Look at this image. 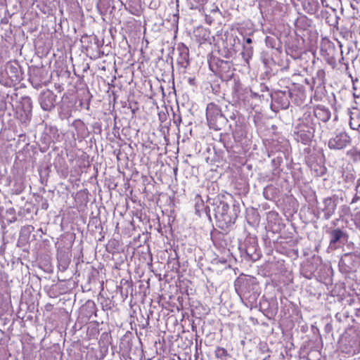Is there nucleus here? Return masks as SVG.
Listing matches in <instances>:
<instances>
[{"instance_id": "obj_1", "label": "nucleus", "mask_w": 360, "mask_h": 360, "mask_svg": "<svg viewBox=\"0 0 360 360\" xmlns=\"http://www.w3.org/2000/svg\"><path fill=\"white\" fill-rule=\"evenodd\" d=\"M216 220V225L224 231L233 229L240 212V204L228 193H219L214 197H207Z\"/></svg>"}, {"instance_id": "obj_2", "label": "nucleus", "mask_w": 360, "mask_h": 360, "mask_svg": "<svg viewBox=\"0 0 360 360\" xmlns=\"http://www.w3.org/2000/svg\"><path fill=\"white\" fill-rule=\"evenodd\" d=\"M238 295L250 303L257 301L259 292L256 278L252 276L238 277L234 283Z\"/></svg>"}, {"instance_id": "obj_3", "label": "nucleus", "mask_w": 360, "mask_h": 360, "mask_svg": "<svg viewBox=\"0 0 360 360\" xmlns=\"http://www.w3.org/2000/svg\"><path fill=\"white\" fill-rule=\"evenodd\" d=\"M206 118L210 129L215 131L221 130L226 125V118L223 110L214 103H210L206 108Z\"/></svg>"}, {"instance_id": "obj_4", "label": "nucleus", "mask_w": 360, "mask_h": 360, "mask_svg": "<svg viewBox=\"0 0 360 360\" xmlns=\"http://www.w3.org/2000/svg\"><path fill=\"white\" fill-rule=\"evenodd\" d=\"M238 250L241 262H255L259 259L262 256L255 237H247L244 243L239 245Z\"/></svg>"}, {"instance_id": "obj_5", "label": "nucleus", "mask_w": 360, "mask_h": 360, "mask_svg": "<svg viewBox=\"0 0 360 360\" xmlns=\"http://www.w3.org/2000/svg\"><path fill=\"white\" fill-rule=\"evenodd\" d=\"M338 201V196L333 195L323 198L321 202H316L317 218L329 220L335 212Z\"/></svg>"}, {"instance_id": "obj_6", "label": "nucleus", "mask_w": 360, "mask_h": 360, "mask_svg": "<svg viewBox=\"0 0 360 360\" xmlns=\"http://www.w3.org/2000/svg\"><path fill=\"white\" fill-rule=\"evenodd\" d=\"M338 266L340 272L345 274L356 272L360 266V252L356 251L342 255Z\"/></svg>"}, {"instance_id": "obj_7", "label": "nucleus", "mask_w": 360, "mask_h": 360, "mask_svg": "<svg viewBox=\"0 0 360 360\" xmlns=\"http://www.w3.org/2000/svg\"><path fill=\"white\" fill-rule=\"evenodd\" d=\"M116 272L114 271V276L116 278L118 277L120 278V284L116 285L115 297L120 302H124V300L128 297V295L130 291H131V283L129 281L130 275L128 271L127 275H124L122 273V270L116 269Z\"/></svg>"}, {"instance_id": "obj_8", "label": "nucleus", "mask_w": 360, "mask_h": 360, "mask_svg": "<svg viewBox=\"0 0 360 360\" xmlns=\"http://www.w3.org/2000/svg\"><path fill=\"white\" fill-rule=\"evenodd\" d=\"M32 101L30 96L20 98L19 105L16 107L15 116L22 123H26L31 120Z\"/></svg>"}, {"instance_id": "obj_9", "label": "nucleus", "mask_w": 360, "mask_h": 360, "mask_svg": "<svg viewBox=\"0 0 360 360\" xmlns=\"http://www.w3.org/2000/svg\"><path fill=\"white\" fill-rule=\"evenodd\" d=\"M340 351L350 356H354L360 352V342L356 337L346 335L339 341Z\"/></svg>"}, {"instance_id": "obj_10", "label": "nucleus", "mask_w": 360, "mask_h": 360, "mask_svg": "<svg viewBox=\"0 0 360 360\" xmlns=\"http://www.w3.org/2000/svg\"><path fill=\"white\" fill-rule=\"evenodd\" d=\"M292 93L290 89L284 91H276L271 94L273 103L271 108L274 107L277 110L278 109H287L290 105V99Z\"/></svg>"}, {"instance_id": "obj_11", "label": "nucleus", "mask_w": 360, "mask_h": 360, "mask_svg": "<svg viewBox=\"0 0 360 360\" xmlns=\"http://www.w3.org/2000/svg\"><path fill=\"white\" fill-rule=\"evenodd\" d=\"M326 233L329 235V248L331 250L338 248L340 244H344L349 238L347 231L340 228L330 229Z\"/></svg>"}, {"instance_id": "obj_12", "label": "nucleus", "mask_w": 360, "mask_h": 360, "mask_svg": "<svg viewBox=\"0 0 360 360\" xmlns=\"http://www.w3.org/2000/svg\"><path fill=\"white\" fill-rule=\"evenodd\" d=\"M352 143V139L345 131L338 133L328 141V148L331 150H342Z\"/></svg>"}, {"instance_id": "obj_13", "label": "nucleus", "mask_w": 360, "mask_h": 360, "mask_svg": "<svg viewBox=\"0 0 360 360\" xmlns=\"http://www.w3.org/2000/svg\"><path fill=\"white\" fill-rule=\"evenodd\" d=\"M315 129L312 126L301 124L297 131H294V138L297 142L309 145L314 138Z\"/></svg>"}, {"instance_id": "obj_14", "label": "nucleus", "mask_w": 360, "mask_h": 360, "mask_svg": "<svg viewBox=\"0 0 360 360\" xmlns=\"http://www.w3.org/2000/svg\"><path fill=\"white\" fill-rule=\"evenodd\" d=\"M56 98V96L52 91L46 89L40 93L38 101L43 110L51 111L55 108Z\"/></svg>"}, {"instance_id": "obj_15", "label": "nucleus", "mask_w": 360, "mask_h": 360, "mask_svg": "<svg viewBox=\"0 0 360 360\" xmlns=\"http://www.w3.org/2000/svg\"><path fill=\"white\" fill-rule=\"evenodd\" d=\"M233 138L237 143L242 142L247 137V126L243 120H237L229 124Z\"/></svg>"}, {"instance_id": "obj_16", "label": "nucleus", "mask_w": 360, "mask_h": 360, "mask_svg": "<svg viewBox=\"0 0 360 360\" xmlns=\"http://www.w3.org/2000/svg\"><path fill=\"white\" fill-rule=\"evenodd\" d=\"M132 349V333L127 332L120 339L119 344L118 354L120 356L121 360H126L127 358H131L130 356V352Z\"/></svg>"}, {"instance_id": "obj_17", "label": "nucleus", "mask_w": 360, "mask_h": 360, "mask_svg": "<svg viewBox=\"0 0 360 360\" xmlns=\"http://www.w3.org/2000/svg\"><path fill=\"white\" fill-rule=\"evenodd\" d=\"M210 67L213 71H216L219 73H229L231 72L233 64L230 60L214 58L210 63Z\"/></svg>"}, {"instance_id": "obj_18", "label": "nucleus", "mask_w": 360, "mask_h": 360, "mask_svg": "<svg viewBox=\"0 0 360 360\" xmlns=\"http://www.w3.org/2000/svg\"><path fill=\"white\" fill-rule=\"evenodd\" d=\"M114 270L115 269H120L122 270V273L124 275L128 274V269H127V255L126 254L122 252H115L114 251Z\"/></svg>"}, {"instance_id": "obj_19", "label": "nucleus", "mask_w": 360, "mask_h": 360, "mask_svg": "<svg viewBox=\"0 0 360 360\" xmlns=\"http://www.w3.org/2000/svg\"><path fill=\"white\" fill-rule=\"evenodd\" d=\"M195 214L199 217H201L203 214H205L208 219L211 221L212 217L210 214V211L212 210L211 205L207 202V205H205L204 200L201 198L200 195H196L195 196Z\"/></svg>"}, {"instance_id": "obj_20", "label": "nucleus", "mask_w": 360, "mask_h": 360, "mask_svg": "<svg viewBox=\"0 0 360 360\" xmlns=\"http://www.w3.org/2000/svg\"><path fill=\"white\" fill-rule=\"evenodd\" d=\"M58 137V129L56 127H49L45 129L42 139L46 144H51L54 143Z\"/></svg>"}, {"instance_id": "obj_21", "label": "nucleus", "mask_w": 360, "mask_h": 360, "mask_svg": "<svg viewBox=\"0 0 360 360\" xmlns=\"http://www.w3.org/2000/svg\"><path fill=\"white\" fill-rule=\"evenodd\" d=\"M223 114L226 118V123L229 122V120L236 122L237 120H243L233 105H226L225 109L223 110Z\"/></svg>"}, {"instance_id": "obj_22", "label": "nucleus", "mask_w": 360, "mask_h": 360, "mask_svg": "<svg viewBox=\"0 0 360 360\" xmlns=\"http://www.w3.org/2000/svg\"><path fill=\"white\" fill-rule=\"evenodd\" d=\"M179 56L177 58V63L182 68H187L189 65V51L188 49L182 45L178 47Z\"/></svg>"}, {"instance_id": "obj_23", "label": "nucleus", "mask_w": 360, "mask_h": 360, "mask_svg": "<svg viewBox=\"0 0 360 360\" xmlns=\"http://www.w3.org/2000/svg\"><path fill=\"white\" fill-rule=\"evenodd\" d=\"M317 264L312 262H306L301 268V274L307 279H311L316 276Z\"/></svg>"}, {"instance_id": "obj_24", "label": "nucleus", "mask_w": 360, "mask_h": 360, "mask_svg": "<svg viewBox=\"0 0 360 360\" xmlns=\"http://www.w3.org/2000/svg\"><path fill=\"white\" fill-rule=\"evenodd\" d=\"M314 116L319 120L326 122L331 116L330 110L323 105H317L314 110Z\"/></svg>"}, {"instance_id": "obj_25", "label": "nucleus", "mask_w": 360, "mask_h": 360, "mask_svg": "<svg viewBox=\"0 0 360 360\" xmlns=\"http://www.w3.org/2000/svg\"><path fill=\"white\" fill-rule=\"evenodd\" d=\"M223 44L226 45L228 48H231L234 53H236L240 47V41L236 36L231 34L226 36Z\"/></svg>"}, {"instance_id": "obj_26", "label": "nucleus", "mask_w": 360, "mask_h": 360, "mask_svg": "<svg viewBox=\"0 0 360 360\" xmlns=\"http://www.w3.org/2000/svg\"><path fill=\"white\" fill-rule=\"evenodd\" d=\"M303 9L309 14L316 13L319 8V0H302Z\"/></svg>"}, {"instance_id": "obj_27", "label": "nucleus", "mask_w": 360, "mask_h": 360, "mask_svg": "<svg viewBox=\"0 0 360 360\" xmlns=\"http://www.w3.org/2000/svg\"><path fill=\"white\" fill-rule=\"evenodd\" d=\"M127 98V92L126 90H122L121 88H120L119 91H114V98H113L114 105L116 103H119V99H120V103L122 107L125 108L127 104V102H128V100L126 99Z\"/></svg>"}, {"instance_id": "obj_28", "label": "nucleus", "mask_w": 360, "mask_h": 360, "mask_svg": "<svg viewBox=\"0 0 360 360\" xmlns=\"http://www.w3.org/2000/svg\"><path fill=\"white\" fill-rule=\"evenodd\" d=\"M278 190L274 186H266L263 191V195L268 200H274L278 197Z\"/></svg>"}, {"instance_id": "obj_29", "label": "nucleus", "mask_w": 360, "mask_h": 360, "mask_svg": "<svg viewBox=\"0 0 360 360\" xmlns=\"http://www.w3.org/2000/svg\"><path fill=\"white\" fill-rule=\"evenodd\" d=\"M314 84H316L317 88L322 87L326 81V72L323 69H319L315 75L311 79Z\"/></svg>"}, {"instance_id": "obj_30", "label": "nucleus", "mask_w": 360, "mask_h": 360, "mask_svg": "<svg viewBox=\"0 0 360 360\" xmlns=\"http://www.w3.org/2000/svg\"><path fill=\"white\" fill-rule=\"evenodd\" d=\"M248 224L251 225L258 224L260 221V216L257 210L251 208L247 210L246 215Z\"/></svg>"}, {"instance_id": "obj_31", "label": "nucleus", "mask_w": 360, "mask_h": 360, "mask_svg": "<svg viewBox=\"0 0 360 360\" xmlns=\"http://www.w3.org/2000/svg\"><path fill=\"white\" fill-rule=\"evenodd\" d=\"M233 84L231 87L233 97L238 100L243 99L242 96V91H243L242 84L236 79H233Z\"/></svg>"}, {"instance_id": "obj_32", "label": "nucleus", "mask_w": 360, "mask_h": 360, "mask_svg": "<svg viewBox=\"0 0 360 360\" xmlns=\"http://www.w3.org/2000/svg\"><path fill=\"white\" fill-rule=\"evenodd\" d=\"M219 53L221 57L225 58L226 59H231L233 58V56L236 55L234 51L231 49V48H228L224 44L223 48L219 50Z\"/></svg>"}, {"instance_id": "obj_33", "label": "nucleus", "mask_w": 360, "mask_h": 360, "mask_svg": "<svg viewBox=\"0 0 360 360\" xmlns=\"http://www.w3.org/2000/svg\"><path fill=\"white\" fill-rule=\"evenodd\" d=\"M282 162V158L277 157L276 158H274L271 161L272 165L274 167L273 171H272V176H277L279 175L281 169H280V165Z\"/></svg>"}, {"instance_id": "obj_34", "label": "nucleus", "mask_w": 360, "mask_h": 360, "mask_svg": "<svg viewBox=\"0 0 360 360\" xmlns=\"http://www.w3.org/2000/svg\"><path fill=\"white\" fill-rule=\"evenodd\" d=\"M243 51L242 52L243 56L245 60H248L250 58L253 53V48L251 46L243 45Z\"/></svg>"}, {"instance_id": "obj_35", "label": "nucleus", "mask_w": 360, "mask_h": 360, "mask_svg": "<svg viewBox=\"0 0 360 360\" xmlns=\"http://www.w3.org/2000/svg\"><path fill=\"white\" fill-rule=\"evenodd\" d=\"M128 224V222H126L125 221H118L115 226V231H117V234L122 235V234H127V231L125 229V225Z\"/></svg>"}, {"instance_id": "obj_36", "label": "nucleus", "mask_w": 360, "mask_h": 360, "mask_svg": "<svg viewBox=\"0 0 360 360\" xmlns=\"http://www.w3.org/2000/svg\"><path fill=\"white\" fill-rule=\"evenodd\" d=\"M204 11L205 20L208 25H211L216 19L219 18V16L214 15V14L209 12L207 7L204 9Z\"/></svg>"}, {"instance_id": "obj_37", "label": "nucleus", "mask_w": 360, "mask_h": 360, "mask_svg": "<svg viewBox=\"0 0 360 360\" xmlns=\"http://www.w3.org/2000/svg\"><path fill=\"white\" fill-rule=\"evenodd\" d=\"M349 126L351 129L357 130L360 133V117H351L349 121Z\"/></svg>"}, {"instance_id": "obj_38", "label": "nucleus", "mask_w": 360, "mask_h": 360, "mask_svg": "<svg viewBox=\"0 0 360 360\" xmlns=\"http://www.w3.org/2000/svg\"><path fill=\"white\" fill-rule=\"evenodd\" d=\"M214 353L216 357L221 359H224L229 355L226 349L221 347H217Z\"/></svg>"}, {"instance_id": "obj_39", "label": "nucleus", "mask_w": 360, "mask_h": 360, "mask_svg": "<svg viewBox=\"0 0 360 360\" xmlns=\"http://www.w3.org/2000/svg\"><path fill=\"white\" fill-rule=\"evenodd\" d=\"M105 0H101L100 2L98 4V8L101 10L102 13H103V15L109 14L110 15L112 13V8H105L104 6Z\"/></svg>"}, {"instance_id": "obj_40", "label": "nucleus", "mask_w": 360, "mask_h": 360, "mask_svg": "<svg viewBox=\"0 0 360 360\" xmlns=\"http://www.w3.org/2000/svg\"><path fill=\"white\" fill-rule=\"evenodd\" d=\"M272 3H275V1H271V0H262L260 4H259V6H260V9H261V12L262 13H264V12H266V10L264 8L265 6H267V5H271Z\"/></svg>"}, {"instance_id": "obj_41", "label": "nucleus", "mask_w": 360, "mask_h": 360, "mask_svg": "<svg viewBox=\"0 0 360 360\" xmlns=\"http://www.w3.org/2000/svg\"><path fill=\"white\" fill-rule=\"evenodd\" d=\"M340 34L342 35V38L345 39V40L351 39L352 37V33L349 30L341 31Z\"/></svg>"}, {"instance_id": "obj_42", "label": "nucleus", "mask_w": 360, "mask_h": 360, "mask_svg": "<svg viewBox=\"0 0 360 360\" xmlns=\"http://www.w3.org/2000/svg\"><path fill=\"white\" fill-rule=\"evenodd\" d=\"M266 43L268 46H271V48H276V40L274 38L266 37Z\"/></svg>"}, {"instance_id": "obj_43", "label": "nucleus", "mask_w": 360, "mask_h": 360, "mask_svg": "<svg viewBox=\"0 0 360 360\" xmlns=\"http://www.w3.org/2000/svg\"><path fill=\"white\" fill-rule=\"evenodd\" d=\"M209 12H210L211 13L214 14V15H217V16H220L221 15V12L219 11V9L218 8L217 6H213V8H210L208 10Z\"/></svg>"}, {"instance_id": "obj_44", "label": "nucleus", "mask_w": 360, "mask_h": 360, "mask_svg": "<svg viewBox=\"0 0 360 360\" xmlns=\"http://www.w3.org/2000/svg\"><path fill=\"white\" fill-rule=\"evenodd\" d=\"M181 122V117L180 115H176L174 113V123L176 124V125H179V124Z\"/></svg>"}, {"instance_id": "obj_45", "label": "nucleus", "mask_w": 360, "mask_h": 360, "mask_svg": "<svg viewBox=\"0 0 360 360\" xmlns=\"http://www.w3.org/2000/svg\"><path fill=\"white\" fill-rule=\"evenodd\" d=\"M304 82L308 84L310 89L312 90L316 84H314L311 79H309L307 78L304 79Z\"/></svg>"}, {"instance_id": "obj_46", "label": "nucleus", "mask_w": 360, "mask_h": 360, "mask_svg": "<svg viewBox=\"0 0 360 360\" xmlns=\"http://www.w3.org/2000/svg\"><path fill=\"white\" fill-rule=\"evenodd\" d=\"M324 46H327L328 49H335V44L330 41H328L324 43Z\"/></svg>"}, {"instance_id": "obj_47", "label": "nucleus", "mask_w": 360, "mask_h": 360, "mask_svg": "<svg viewBox=\"0 0 360 360\" xmlns=\"http://www.w3.org/2000/svg\"><path fill=\"white\" fill-rule=\"evenodd\" d=\"M117 159L118 160V162L122 158V159H125L126 158V155L125 154H122L121 153H119L118 154H117Z\"/></svg>"}, {"instance_id": "obj_48", "label": "nucleus", "mask_w": 360, "mask_h": 360, "mask_svg": "<svg viewBox=\"0 0 360 360\" xmlns=\"http://www.w3.org/2000/svg\"><path fill=\"white\" fill-rule=\"evenodd\" d=\"M244 40L245 41V45H248V46H251V43H252V39L250 37H247V38H244Z\"/></svg>"}, {"instance_id": "obj_49", "label": "nucleus", "mask_w": 360, "mask_h": 360, "mask_svg": "<svg viewBox=\"0 0 360 360\" xmlns=\"http://www.w3.org/2000/svg\"><path fill=\"white\" fill-rule=\"evenodd\" d=\"M356 153H357V151L355 149H352V150L347 151V155L353 156Z\"/></svg>"}, {"instance_id": "obj_50", "label": "nucleus", "mask_w": 360, "mask_h": 360, "mask_svg": "<svg viewBox=\"0 0 360 360\" xmlns=\"http://www.w3.org/2000/svg\"><path fill=\"white\" fill-rule=\"evenodd\" d=\"M359 200H360V196H359L357 194H356L352 200V203L356 202V201H358Z\"/></svg>"}, {"instance_id": "obj_51", "label": "nucleus", "mask_w": 360, "mask_h": 360, "mask_svg": "<svg viewBox=\"0 0 360 360\" xmlns=\"http://www.w3.org/2000/svg\"><path fill=\"white\" fill-rule=\"evenodd\" d=\"M341 316H342V315H341L340 314H339V313H337V314H335V317L336 320H337L338 321H339V322H341V321H342Z\"/></svg>"}, {"instance_id": "obj_52", "label": "nucleus", "mask_w": 360, "mask_h": 360, "mask_svg": "<svg viewBox=\"0 0 360 360\" xmlns=\"http://www.w3.org/2000/svg\"><path fill=\"white\" fill-rule=\"evenodd\" d=\"M337 41H338V43L339 47L340 48V50H341V51H340V52H341V55L342 56V55H343V53H344L343 50L342 49V42H341V41H338V40H337Z\"/></svg>"}, {"instance_id": "obj_53", "label": "nucleus", "mask_w": 360, "mask_h": 360, "mask_svg": "<svg viewBox=\"0 0 360 360\" xmlns=\"http://www.w3.org/2000/svg\"><path fill=\"white\" fill-rule=\"evenodd\" d=\"M86 305L89 307H94V303L93 302H86Z\"/></svg>"}, {"instance_id": "obj_54", "label": "nucleus", "mask_w": 360, "mask_h": 360, "mask_svg": "<svg viewBox=\"0 0 360 360\" xmlns=\"http://www.w3.org/2000/svg\"><path fill=\"white\" fill-rule=\"evenodd\" d=\"M160 120L162 122L164 121V119L165 118V114H163V115H161V114H159Z\"/></svg>"}, {"instance_id": "obj_55", "label": "nucleus", "mask_w": 360, "mask_h": 360, "mask_svg": "<svg viewBox=\"0 0 360 360\" xmlns=\"http://www.w3.org/2000/svg\"><path fill=\"white\" fill-rule=\"evenodd\" d=\"M117 172H119L120 174H123V172L121 171L120 164H118V165H117Z\"/></svg>"}, {"instance_id": "obj_56", "label": "nucleus", "mask_w": 360, "mask_h": 360, "mask_svg": "<svg viewBox=\"0 0 360 360\" xmlns=\"http://www.w3.org/2000/svg\"><path fill=\"white\" fill-rule=\"evenodd\" d=\"M117 3L120 6H123L124 5V2L122 0H117Z\"/></svg>"}, {"instance_id": "obj_57", "label": "nucleus", "mask_w": 360, "mask_h": 360, "mask_svg": "<svg viewBox=\"0 0 360 360\" xmlns=\"http://www.w3.org/2000/svg\"><path fill=\"white\" fill-rule=\"evenodd\" d=\"M10 70L14 72L15 70H17V68L15 67L11 66L10 67Z\"/></svg>"}, {"instance_id": "obj_58", "label": "nucleus", "mask_w": 360, "mask_h": 360, "mask_svg": "<svg viewBox=\"0 0 360 360\" xmlns=\"http://www.w3.org/2000/svg\"><path fill=\"white\" fill-rule=\"evenodd\" d=\"M326 329L327 330H328V331L330 330H331V326H330L329 324L326 325Z\"/></svg>"}, {"instance_id": "obj_59", "label": "nucleus", "mask_w": 360, "mask_h": 360, "mask_svg": "<svg viewBox=\"0 0 360 360\" xmlns=\"http://www.w3.org/2000/svg\"><path fill=\"white\" fill-rule=\"evenodd\" d=\"M338 220H339V219H335V221H332V224H333L334 226H336V224H337V221H338Z\"/></svg>"}, {"instance_id": "obj_60", "label": "nucleus", "mask_w": 360, "mask_h": 360, "mask_svg": "<svg viewBox=\"0 0 360 360\" xmlns=\"http://www.w3.org/2000/svg\"><path fill=\"white\" fill-rule=\"evenodd\" d=\"M129 108H130V109H131V112H132L133 114H134V113H135V110H135L134 108H132V107H131L130 105H129Z\"/></svg>"}, {"instance_id": "obj_61", "label": "nucleus", "mask_w": 360, "mask_h": 360, "mask_svg": "<svg viewBox=\"0 0 360 360\" xmlns=\"http://www.w3.org/2000/svg\"><path fill=\"white\" fill-rule=\"evenodd\" d=\"M352 49V47L349 46L347 47V50H348V51H347V54H349V52H350V51H351Z\"/></svg>"}, {"instance_id": "obj_62", "label": "nucleus", "mask_w": 360, "mask_h": 360, "mask_svg": "<svg viewBox=\"0 0 360 360\" xmlns=\"http://www.w3.org/2000/svg\"><path fill=\"white\" fill-rule=\"evenodd\" d=\"M115 82H116V77L114 76V84H113L114 88L115 87L116 85H118L117 84L115 83Z\"/></svg>"}, {"instance_id": "obj_63", "label": "nucleus", "mask_w": 360, "mask_h": 360, "mask_svg": "<svg viewBox=\"0 0 360 360\" xmlns=\"http://www.w3.org/2000/svg\"><path fill=\"white\" fill-rule=\"evenodd\" d=\"M109 32H110V34L112 35V27H109Z\"/></svg>"}, {"instance_id": "obj_64", "label": "nucleus", "mask_w": 360, "mask_h": 360, "mask_svg": "<svg viewBox=\"0 0 360 360\" xmlns=\"http://www.w3.org/2000/svg\"><path fill=\"white\" fill-rule=\"evenodd\" d=\"M354 96L356 98H360V95H357L356 92L354 93Z\"/></svg>"}]
</instances>
